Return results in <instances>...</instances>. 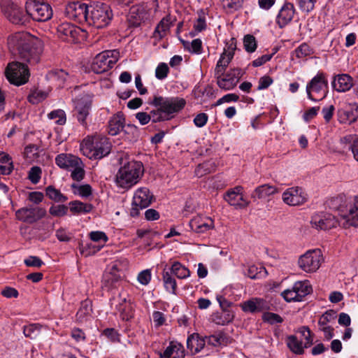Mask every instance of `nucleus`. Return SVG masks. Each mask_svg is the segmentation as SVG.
Returning <instances> with one entry per match:
<instances>
[{
    "label": "nucleus",
    "mask_w": 358,
    "mask_h": 358,
    "mask_svg": "<svg viewBox=\"0 0 358 358\" xmlns=\"http://www.w3.org/2000/svg\"><path fill=\"white\" fill-rule=\"evenodd\" d=\"M352 85V78L348 74L338 75L332 82L333 88L341 92L348 91Z\"/></svg>",
    "instance_id": "a878e982"
},
{
    "label": "nucleus",
    "mask_w": 358,
    "mask_h": 358,
    "mask_svg": "<svg viewBox=\"0 0 358 358\" xmlns=\"http://www.w3.org/2000/svg\"><path fill=\"white\" fill-rule=\"evenodd\" d=\"M70 210L73 214L87 213L92 210V205L83 203L79 201H74L69 203Z\"/></svg>",
    "instance_id": "f704fd0d"
},
{
    "label": "nucleus",
    "mask_w": 358,
    "mask_h": 358,
    "mask_svg": "<svg viewBox=\"0 0 358 358\" xmlns=\"http://www.w3.org/2000/svg\"><path fill=\"white\" fill-rule=\"evenodd\" d=\"M49 76L50 78L57 80L58 81V85L59 87L62 86V85L64 83L65 80L69 77V73L64 71L63 69H56L54 71H52Z\"/></svg>",
    "instance_id": "49530a36"
},
{
    "label": "nucleus",
    "mask_w": 358,
    "mask_h": 358,
    "mask_svg": "<svg viewBox=\"0 0 358 358\" xmlns=\"http://www.w3.org/2000/svg\"><path fill=\"white\" fill-rule=\"evenodd\" d=\"M7 80L17 86L27 83L29 78V71L27 65L21 62H13L8 64L5 70Z\"/></svg>",
    "instance_id": "39448f33"
},
{
    "label": "nucleus",
    "mask_w": 358,
    "mask_h": 358,
    "mask_svg": "<svg viewBox=\"0 0 358 358\" xmlns=\"http://www.w3.org/2000/svg\"><path fill=\"white\" fill-rule=\"evenodd\" d=\"M90 238L94 242H103L106 243L108 241V237L103 231H92L90 234Z\"/></svg>",
    "instance_id": "338daca9"
},
{
    "label": "nucleus",
    "mask_w": 358,
    "mask_h": 358,
    "mask_svg": "<svg viewBox=\"0 0 358 358\" xmlns=\"http://www.w3.org/2000/svg\"><path fill=\"white\" fill-rule=\"evenodd\" d=\"M82 31L80 28L69 22L62 23L57 28L58 36L63 41L70 43H76Z\"/></svg>",
    "instance_id": "2eb2a0df"
},
{
    "label": "nucleus",
    "mask_w": 358,
    "mask_h": 358,
    "mask_svg": "<svg viewBox=\"0 0 358 358\" xmlns=\"http://www.w3.org/2000/svg\"><path fill=\"white\" fill-rule=\"evenodd\" d=\"M41 169L38 166H33L31 168L29 172V179L34 184H36L39 182L41 178Z\"/></svg>",
    "instance_id": "0e129e2a"
},
{
    "label": "nucleus",
    "mask_w": 358,
    "mask_h": 358,
    "mask_svg": "<svg viewBox=\"0 0 358 358\" xmlns=\"http://www.w3.org/2000/svg\"><path fill=\"white\" fill-rule=\"evenodd\" d=\"M151 280V272L149 269L144 270L138 275V281L143 285H147Z\"/></svg>",
    "instance_id": "774afa93"
},
{
    "label": "nucleus",
    "mask_w": 358,
    "mask_h": 358,
    "mask_svg": "<svg viewBox=\"0 0 358 358\" xmlns=\"http://www.w3.org/2000/svg\"><path fill=\"white\" fill-rule=\"evenodd\" d=\"M46 215V210L44 208L29 206L18 209L15 212L17 220L23 222L32 224L41 220Z\"/></svg>",
    "instance_id": "9d476101"
},
{
    "label": "nucleus",
    "mask_w": 358,
    "mask_h": 358,
    "mask_svg": "<svg viewBox=\"0 0 358 358\" xmlns=\"http://www.w3.org/2000/svg\"><path fill=\"white\" fill-rule=\"evenodd\" d=\"M234 317V313L231 311L224 309L220 313V320H217L216 318H213V320L217 324L224 325L231 322Z\"/></svg>",
    "instance_id": "3c124183"
},
{
    "label": "nucleus",
    "mask_w": 358,
    "mask_h": 358,
    "mask_svg": "<svg viewBox=\"0 0 358 358\" xmlns=\"http://www.w3.org/2000/svg\"><path fill=\"white\" fill-rule=\"evenodd\" d=\"M2 9L6 18L13 24H21L25 21L20 8L13 3H4Z\"/></svg>",
    "instance_id": "6ab92c4d"
},
{
    "label": "nucleus",
    "mask_w": 358,
    "mask_h": 358,
    "mask_svg": "<svg viewBox=\"0 0 358 358\" xmlns=\"http://www.w3.org/2000/svg\"><path fill=\"white\" fill-rule=\"evenodd\" d=\"M68 207L64 205L52 206L49 209V213L55 217H62L67 214Z\"/></svg>",
    "instance_id": "6e6d98bb"
},
{
    "label": "nucleus",
    "mask_w": 358,
    "mask_h": 358,
    "mask_svg": "<svg viewBox=\"0 0 358 358\" xmlns=\"http://www.w3.org/2000/svg\"><path fill=\"white\" fill-rule=\"evenodd\" d=\"M262 320L271 324L281 323L283 321L282 318L279 315L270 312L264 313L262 315Z\"/></svg>",
    "instance_id": "4d7b16f0"
},
{
    "label": "nucleus",
    "mask_w": 358,
    "mask_h": 358,
    "mask_svg": "<svg viewBox=\"0 0 358 358\" xmlns=\"http://www.w3.org/2000/svg\"><path fill=\"white\" fill-rule=\"evenodd\" d=\"M342 225L347 228L350 226L358 227V196L354 198L349 207L348 213L342 217Z\"/></svg>",
    "instance_id": "4be33fe9"
},
{
    "label": "nucleus",
    "mask_w": 358,
    "mask_h": 358,
    "mask_svg": "<svg viewBox=\"0 0 358 358\" xmlns=\"http://www.w3.org/2000/svg\"><path fill=\"white\" fill-rule=\"evenodd\" d=\"M119 52L117 50H106L98 54L93 59L91 69L95 73H102L110 69L117 62Z\"/></svg>",
    "instance_id": "423d86ee"
},
{
    "label": "nucleus",
    "mask_w": 358,
    "mask_h": 358,
    "mask_svg": "<svg viewBox=\"0 0 358 358\" xmlns=\"http://www.w3.org/2000/svg\"><path fill=\"white\" fill-rule=\"evenodd\" d=\"M312 52V49L306 43H302L295 50L296 56L298 58H303L306 56H309Z\"/></svg>",
    "instance_id": "bf43d9fd"
},
{
    "label": "nucleus",
    "mask_w": 358,
    "mask_h": 358,
    "mask_svg": "<svg viewBox=\"0 0 358 358\" xmlns=\"http://www.w3.org/2000/svg\"><path fill=\"white\" fill-rule=\"evenodd\" d=\"M205 341L198 334H193L187 339V347L192 354L199 352L205 346Z\"/></svg>",
    "instance_id": "cd10ccee"
},
{
    "label": "nucleus",
    "mask_w": 358,
    "mask_h": 358,
    "mask_svg": "<svg viewBox=\"0 0 358 358\" xmlns=\"http://www.w3.org/2000/svg\"><path fill=\"white\" fill-rule=\"evenodd\" d=\"M342 219L338 220L331 214L323 215H315L312 217L311 224L317 229L327 230L336 227L337 225H342Z\"/></svg>",
    "instance_id": "f3484780"
},
{
    "label": "nucleus",
    "mask_w": 358,
    "mask_h": 358,
    "mask_svg": "<svg viewBox=\"0 0 358 358\" xmlns=\"http://www.w3.org/2000/svg\"><path fill=\"white\" fill-rule=\"evenodd\" d=\"M278 192L276 187L268 184H264L257 187L252 194V198L265 199Z\"/></svg>",
    "instance_id": "c756f323"
},
{
    "label": "nucleus",
    "mask_w": 358,
    "mask_h": 358,
    "mask_svg": "<svg viewBox=\"0 0 358 358\" xmlns=\"http://www.w3.org/2000/svg\"><path fill=\"white\" fill-rule=\"evenodd\" d=\"M215 78H217V85L223 90H229L236 86V80L234 82L233 79H230L226 76L224 77L221 76Z\"/></svg>",
    "instance_id": "de8ad7c7"
},
{
    "label": "nucleus",
    "mask_w": 358,
    "mask_h": 358,
    "mask_svg": "<svg viewBox=\"0 0 358 358\" xmlns=\"http://www.w3.org/2000/svg\"><path fill=\"white\" fill-rule=\"evenodd\" d=\"M171 24V20L170 16H166L162 18L155 28L154 33L155 37L162 38L166 35V31L169 29Z\"/></svg>",
    "instance_id": "72a5a7b5"
},
{
    "label": "nucleus",
    "mask_w": 358,
    "mask_h": 358,
    "mask_svg": "<svg viewBox=\"0 0 358 358\" xmlns=\"http://www.w3.org/2000/svg\"><path fill=\"white\" fill-rule=\"evenodd\" d=\"M48 94L41 90H34L28 96V101L32 104H38L46 99Z\"/></svg>",
    "instance_id": "37998d69"
},
{
    "label": "nucleus",
    "mask_w": 358,
    "mask_h": 358,
    "mask_svg": "<svg viewBox=\"0 0 358 358\" xmlns=\"http://www.w3.org/2000/svg\"><path fill=\"white\" fill-rule=\"evenodd\" d=\"M122 131L125 134V138L129 141H136L139 136L138 127L133 124L124 126Z\"/></svg>",
    "instance_id": "79ce46f5"
},
{
    "label": "nucleus",
    "mask_w": 358,
    "mask_h": 358,
    "mask_svg": "<svg viewBox=\"0 0 358 358\" xmlns=\"http://www.w3.org/2000/svg\"><path fill=\"white\" fill-rule=\"evenodd\" d=\"M184 348L180 343H171L164 353L161 354V357L163 358H184Z\"/></svg>",
    "instance_id": "c85d7f7f"
},
{
    "label": "nucleus",
    "mask_w": 358,
    "mask_h": 358,
    "mask_svg": "<svg viewBox=\"0 0 358 358\" xmlns=\"http://www.w3.org/2000/svg\"><path fill=\"white\" fill-rule=\"evenodd\" d=\"M143 174L142 163L131 161L120 167L116 175L115 181L119 187L129 189L138 182Z\"/></svg>",
    "instance_id": "f03ea898"
},
{
    "label": "nucleus",
    "mask_w": 358,
    "mask_h": 358,
    "mask_svg": "<svg viewBox=\"0 0 358 358\" xmlns=\"http://www.w3.org/2000/svg\"><path fill=\"white\" fill-rule=\"evenodd\" d=\"M287 345L289 349L294 353L297 355H301L303 353V348L302 343L298 341L296 336L294 335L289 336L287 338Z\"/></svg>",
    "instance_id": "4c0bfd02"
},
{
    "label": "nucleus",
    "mask_w": 358,
    "mask_h": 358,
    "mask_svg": "<svg viewBox=\"0 0 358 358\" xmlns=\"http://www.w3.org/2000/svg\"><path fill=\"white\" fill-rule=\"evenodd\" d=\"M186 101L182 98L179 97H163L155 96L149 104L156 107H160L164 113L170 115L178 113L185 106Z\"/></svg>",
    "instance_id": "6e6552de"
},
{
    "label": "nucleus",
    "mask_w": 358,
    "mask_h": 358,
    "mask_svg": "<svg viewBox=\"0 0 358 358\" xmlns=\"http://www.w3.org/2000/svg\"><path fill=\"white\" fill-rule=\"evenodd\" d=\"M91 313V301L85 300L81 303V306L76 314V319L80 322L86 321L90 316Z\"/></svg>",
    "instance_id": "2f4dec72"
},
{
    "label": "nucleus",
    "mask_w": 358,
    "mask_h": 358,
    "mask_svg": "<svg viewBox=\"0 0 358 358\" xmlns=\"http://www.w3.org/2000/svg\"><path fill=\"white\" fill-rule=\"evenodd\" d=\"M293 287L301 301L312 292V287L308 281L296 282Z\"/></svg>",
    "instance_id": "473e14b6"
},
{
    "label": "nucleus",
    "mask_w": 358,
    "mask_h": 358,
    "mask_svg": "<svg viewBox=\"0 0 358 358\" xmlns=\"http://www.w3.org/2000/svg\"><path fill=\"white\" fill-rule=\"evenodd\" d=\"M243 44L245 50L248 52H253L257 48V42L255 36L248 34L243 38Z\"/></svg>",
    "instance_id": "603ef678"
},
{
    "label": "nucleus",
    "mask_w": 358,
    "mask_h": 358,
    "mask_svg": "<svg viewBox=\"0 0 358 358\" xmlns=\"http://www.w3.org/2000/svg\"><path fill=\"white\" fill-rule=\"evenodd\" d=\"M336 317V312L333 310H329L322 314L318 321L320 327L328 326L327 324L335 320Z\"/></svg>",
    "instance_id": "8fccbe9b"
},
{
    "label": "nucleus",
    "mask_w": 358,
    "mask_h": 358,
    "mask_svg": "<svg viewBox=\"0 0 358 358\" xmlns=\"http://www.w3.org/2000/svg\"><path fill=\"white\" fill-rule=\"evenodd\" d=\"M120 275L113 272H106L103 276L102 285L103 287L110 289L114 287L115 284L120 280Z\"/></svg>",
    "instance_id": "a19ab883"
},
{
    "label": "nucleus",
    "mask_w": 358,
    "mask_h": 358,
    "mask_svg": "<svg viewBox=\"0 0 358 358\" xmlns=\"http://www.w3.org/2000/svg\"><path fill=\"white\" fill-rule=\"evenodd\" d=\"M71 178L76 181H80L84 178L85 171L82 168V164H78L73 167L71 170Z\"/></svg>",
    "instance_id": "e2e57ef3"
},
{
    "label": "nucleus",
    "mask_w": 358,
    "mask_h": 358,
    "mask_svg": "<svg viewBox=\"0 0 358 358\" xmlns=\"http://www.w3.org/2000/svg\"><path fill=\"white\" fill-rule=\"evenodd\" d=\"M26 12L34 20L45 22L52 16L51 6L45 2L36 0H29L25 6Z\"/></svg>",
    "instance_id": "0eeeda50"
},
{
    "label": "nucleus",
    "mask_w": 358,
    "mask_h": 358,
    "mask_svg": "<svg viewBox=\"0 0 358 358\" xmlns=\"http://www.w3.org/2000/svg\"><path fill=\"white\" fill-rule=\"evenodd\" d=\"M124 117L122 113H117L114 115L108 122V133L112 136H115L122 131L124 127Z\"/></svg>",
    "instance_id": "bb28decb"
},
{
    "label": "nucleus",
    "mask_w": 358,
    "mask_h": 358,
    "mask_svg": "<svg viewBox=\"0 0 358 358\" xmlns=\"http://www.w3.org/2000/svg\"><path fill=\"white\" fill-rule=\"evenodd\" d=\"M72 189H76L78 194L83 197H87L92 194V187L90 185H78L75 183L71 185Z\"/></svg>",
    "instance_id": "13d9d810"
},
{
    "label": "nucleus",
    "mask_w": 358,
    "mask_h": 358,
    "mask_svg": "<svg viewBox=\"0 0 358 358\" xmlns=\"http://www.w3.org/2000/svg\"><path fill=\"white\" fill-rule=\"evenodd\" d=\"M271 306V303L265 299L258 297L251 298L240 304L243 312L252 314L268 311Z\"/></svg>",
    "instance_id": "4468645a"
},
{
    "label": "nucleus",
    "mask_w": 358,
    "mask_h": 358,
    "mask_svg": "<svg viewBox=\"0 0 358 358\" xmlns=\"http://www.w3.org/2000/svg\"><path fill=\"white\" fill-rule=\"evenodd\" d=\"M89 9L90 6L85 3L78 1L70 2L66 6L65 14L69 18L78 22H85L87 23Z\"/></svg>",
    "instance_id": "f8f14e48"
},
{
    "label": "nucleus",
    "mask_w": 358,
    "mask_h": 358,
    "mask_svg": "<svg viewBox=\"0 0 358 358\" xmlns=\"http://www.w3.org/2000/svg\"><path fill=\"white\" fill-rule=\"evenodd\" d=\"M55 162L58 166L68 171H71L78 164H82L81 160L78 157L69 154L57 155Z\"/></svg>",
    "instance_id": "b1692460"
},
{
    "label": "nucleus",
    "mask_w": 358,
    "mask_h": 358,
    "mask_svg": "<svg viewBox=\"0 0 358 358\" xmlns=\"http://www.w3.org/2000/svg\"><path fill=\"white\" fill-rule=\"evenodd\" d=\"M117 309L123 320L128 321L134 317L132 305L125 298L122 299V302L118 305Z\"/></svg>",
    "instance_id": "7c9ffc66"
},
{
    "label": "nucleus",
    "mask_w": 358,
    "mask_h": 358,
    "mask_svg": "<svg viewBox=\"0 0 358 358\" xmlns=\"http://www.w3.org/2000/svg\"><path fill=\"white\" fill-rule=\"evenodd\" d=\"M111 144L108 138L100 135L87 137L81 143L84 155L92 159H101L110 152Z\"/></svg>",
    "instance_id": "7ed1b4c3"
},
{
    "label": "nucleus",
    "mask_w": 358,
    "mask_h": 358,
    "mask_svg": "<svg viewBox=\"0 0 358 358\" xmlns=\"http://www.w3.org/2000/svg\"><path fill=\"white\" fill-rule=\"evenodd\" d=\"M230 62L227 60L225 55L222 54L220 59L218 60L216 67L215 69V76L221 77L224 74L226 68L229 64Z\"/></svg>",
    "instance_id": "c03bdc74"
},
{
    "label": "nucleus",
    "mask_w": 358,
    "mask_h": 358,
    "mask_svg": "<svg viewBox=\"0 0 358 358\" xmlns=\"http://www.w3.org/2000/svg\"><path fill=\"white\" fill-rule=\"evenodd\" d=\"M328 82L325 78L323 73H319L315 76L306 87V92L308 97L312 101H317V99L314 98L311 94L312 92L320 93L322 92V96L320 99L324 98L327 95V92L324 89L327 88Z\"/></svg>",
    "instance_id": "dca6fc26"
},
{
    "label": "nucleus",
    "mask_w": 358,
    "mask_h": 358,
    "mask_svg": "<svg viewBox=\"0 0 358 358\" xmlns=\"http://www.w3.org/2000/svg\"><path fill=\"white\" fill-rule=\"evenodd\" d=\"M46 196L55 202H65L68 199L61 192L56 189L54 186H48L45 189Z\"/></svg>",
    "instance_id": "e433bc0d"
},
{
    "label": "nucleus",
    "mask_w": 358,
    "mask_h": 358,
    "mask_svg": "<svg viewBox=\"0 0 358 358\" xmlns=\"http://www.w3.org/2000/svg\"><path fill=\"white\" fill-rule=\"evenodd\" d=\"M194 28L197 32H201L206 28L205 13L202 10L198 12V18L194 24Z\"/></svg>",
    "instance_id": "5fc2aeb1"
},
{
    "label": "nucleus",
    "mask_w": 358,
    "mask_h": 358,
    "mask_svg": "<svg viewBox=\"0 0 358 358\" xmlns=\"http://www.w3.org/2000/svg\"><path fill=\"white\" fill-rule=\"evenodd\" d=\"M242 189L241 186H236L234 189L228 190L224 197L225 201L231 206L236 207L245 208L248 206L249 203L244 200L241 193Z\"/></svg>",
    "instance_id": "412c9836"
},
{
    "label": "nucleus",
    "mask_w": 358,
    "mask_h": 358,
    "mask_svg": "<svg viewBox=\"0 0 358 358\" xmlns=\"http://www.w3.org/2000/svg\"><path fill=\"white\" fill-rule=\"evenodd\" d=\"M227 338L222 333L212 335L208 338V342L209 344L213 346H219L224 345L226 343Z\"/></svg>",
    "instance_id": "864d4df0"
},
{
    "label": "nucleus",
    "mask_w": 358,
    "mask_h": 358,
    "mask_svg": "<svg viewBox=\"0 0 358 358\" xmlns=\"http://www.w3.org/2000/svg\"><path fill=\"white\" fill-rule=\"evenodd\" d=\"M41 328L42 326L39 324H30L24 327L23 334L27 338L35 339L39 336Z\"/></svg>",
    "instance_id": "58836bf2"
},
{
    "label": "nucleus",
    "mask_w": 358,
    "mask_h": 358,
    "mask_svg": "<svg viewBox=\"0 0 358 358\" xmlns=\"http://www.w3.org/2000/svg\"><path fill=\"white\" fill-rule=\"evenodd\" d=\"M189 226L192 231L197 234H203L213 228V222L211 219L196 217L189 221Z\"/></svg>",
    "instance_id": "5701e85b"
},
{
    "label": "nucleus",
    "mask_w": 358,
    "mask_h": 358,
    "mask_svg": "<svg viewBox=\"0 0 358 358\" xmlns=\"http://www.w3.org/2000/svg\"><path fill=\"white\" fill-rule=\"evenodd\" d=\"M171 275L170 271L164 269L163 271V280L166 289L172 294H175L177 285L176 280Z\"/></svg>",
    "instance_id": "ea45409f"
},
{
    "label": "nucleus",
    "mask_w": 358,
    "mask_h": 358,
    "mask_svg": "<svg viewBox=\"0 0 358 358\" xmlns=\"http://www.w3.org/2000/svg\"><path fill=\"white\" fill-rule=\"evenodd\" d=\"M169 71L168 65L166 63H160L155 70V76L159 80L165 78Z\"/></svg>",
    "instance_id": "052dcab7"
},
{
    "label": "nucleus",
    "mask_w": 358,
    "mask_h": 358,
    "mask_svg": "<svg viewBox=\"0 0 358 358\" xmlns=\"http://www.w3.org/2000/svg\"><path fill=\"white\" fill-rule=\"evenodd\" d=\"M294 15V5L291 3H285L280 10L277 17V23L280 28L287 25Z\"/></svg>",
    "instance_id": "393cba45"
},
{
    "label": "nucleus",
    "mask_w": 358,
    "mask_h": 358,
    "mask_svg": "<svg viewBox=\"0 0 358 358\" xmlns=\"http://www.w3.org/2000/svg\"><path fill=\"white\" fill-rule=\"evenodd\" d=\"M322 259L320 250H309L300 257L299 265L306 272H315L320 268Z\"/></svg>",
    "instance_id": "9b49d317"
},
{
    "label": "nucleus",
    "mask_w": 358,
    "mask_h": 358,
    "mask_svg": "<svg viewBox=\"0 0 358 358\" xmlns=\"http://www.w3.org/2000/svg\"><path fill=\"white\" fill-rule=\"evenodd\" d=\"M48 117L51 120H55V123L63 125L66 123V113L63 110L58 109L52 111L48 114Z\"/></svg>",
    "instance_id": "09e8293b"
},
{
    "label": "nucleus",
    "mask_w": 358,
    "mask_h": 358,
    "mask_svg": "<svg viewBox=\"0 0 358 358\" xmlns=\"http://www.w3.org/2000/svg\"><path fill=\"white\" fill-rule=\"evenodd\" d=\"M171 274L175 275L178 278L183 279L189 276L190 271L185 266L178 262H175L169 268Z\"/></svg>",
    "instance_id": "c9c22d12"
},
{
    "label": "nucleus",
    "mask_w": 358,
    "mask_h": 358,
    "mask_svg": "<svg viewBox=\"0 0 358 358\" xmlns=\"http://www.w3.org/2000/svg\"><path fill=\"white\" fill-rule=\"evenodd\" d=\"M244 71H243L241 69L235 68L231 69L229 72H227L226 76H227L230 79H233L234 81L236 80V85H237L239 80L244 74Z\"/></svg>",
    "instance_id": "69168bd1"
},
{
    "label": "nucleus",
    "mask_w": 358,
    "mask_h": 358,
    "mask_svg": "<svg viewBox=\"0 0 358 358\" xmlns=\"http://www.w3.org/2000/svg\"><path fill=\"white\" fill-rule=\"evenodd\" d=\"M306 194L299 187L287 189L282 194L283 201L289 206H299L306 202Z\"/></svg>",
    "instance_id": "a211bd4d"
},
{
    "label": "nucleus",
    "mask_w": 358,
    "mask_h": 358,
    "mask_svg": "<svg viewBox=\"0 0 358 358\" xmlns=\"http://www.w3.org/2000/svg\"><path fill=\"white\" fill-rule=\"evenodd\" d=\"M92 96L88 94H83L80 98H77L75 103V114L78 121L86 127V119L90 115V110L92 106Z\"/></svg>",
    "instance_id": "ddd939ff"
},
{
    "label": "nucleus",
    "mask_w": 358,
    "mask_h": 358,
    "mask_svg": "<svg viewBox=\"0 0 358 358\" xmlns=\"http://www.w3.org/2000/svg\"><path fill=\"white\" fill-rule=\"evenodd\" d=\"M243 3V0H222L224 9L229 13L239 10Z\"/></svg>",
    "instance_id": "a18cd8bd"
},
{
    "label": "nucleus",
    "mask_w": 358,
    "mask_h": 358,
    "mask_svg": "<svg viewBox=\"0 0 358 358\" xmlns=\"http://www.w3.org/2000/svg\"><path fill=\"white\" fill-rule=\"evenodd\" d=\"M281 295L285 299V300L288 302L301 301V300H299V298H298V295L296 294V290H294L293 286L292 289H287L282 292Z\"/></svg>",
    "instance_id": "680f3d73"
},
{
    "label": "nucleus",
    "mask_w": 358,
    "mask_h": 358,
    "mask_svg": "<svg viewBox=\"0 0 358 358\" xmlns=\"http://www.w3.org/2000/svg\"><path fill=\"white\" fill-rule=\"evenodd\" d=\"M153 199V195L146 187L138 188L134 193L130 214L132 217L139 215V210L148 207Z\"/></svg>",
    "instance_id": "1a4fd4ad"
},
{
    "label": "nucleus",
    "mask_w": 358,
    "mask_h": 358,
    "mask_svg": "<svg viewBox=\"0 0 358 358\" xmlns=\"http://www.w3.org/2000/svg\"><path fill=\"white\" fill-rule=\"evenodd\" d=\"M8 47L10 51L17 55L21 62L30 66L37 64L41 59L42 50L34 45L24 34L17 33L8 38Z\"/></svg>",
    "instance_id": "f257e3e1"
},
{
    "label": "nucleus",
    "mask_w": 358,
    "mask_h": 358,
    "mask_svg": "<svg viewBox=\"0 0 358 358\" xmlns=\"http://www.w3.org/2000/svg\"><path fill=\"white\" fill-rule=\"evenodd\" d=\"M110 7L106 3L94 2L90 5L87 24L97 29H101L109 24L113 18Z\"/></svg>",
    "instance_id": "20e7f679"
},
{
    "label": "nucleus",
    "mask_w": 358,
    "mask_h": 358,
    "mask_svg": "<svg viewBox=\"0 0 358 358\" xmlns=\"http://www.w3.org/2000/svg\"><path fill=\"white\" fill-rule=\"evenodd\" d=\"M337 117L341 124H350L355 122L358 118V105L352 103L345 108L338 109Z\"/></svg>",
    "instance_id": "aec40b11"
}]
</instances>
